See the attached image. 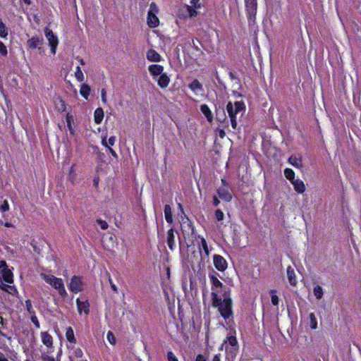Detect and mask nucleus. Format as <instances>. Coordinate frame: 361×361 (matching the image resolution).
Here are the masks:
<instances>
[{"mask_svg":"<svg viewBox=\"0 0 361 361\" xmlns=\"http://www.w3.org/2000/svg\"><path fill=\"white\" fill-rule=\"evenodd\" d=\"M229 293L230 290H225L223 293V299L214 293H211L213 306L218 308L219 313L224 319H228L233 314L232 300Z\"/></svg>","mask_w":361,"mask_h":361,"instance_id":"1","label":"nucleus"},{"mask_svg":"<svg viewBox=\"0 0 361 361\" xmlns=\"http://www.w3.org/2000/svg\"><path fill=\"white\" fill-rule=\"evenodd\" d=\"M245 106L242 102H229L226 106V110L228 114L231 126L233 129L237 128V115L241 114H243L245 111Z\"/></svg>","mask_w":361,"mask_h":361,"instance_id":"2","label":"nucleus"},{"mask_svg":"<svg viewBox=\"0 0 361 361\" xmlns=\"http://www.w3.org/2000/svg\"><path fill=\"white\" fill-rule=\"evenodd\" d=\"M40 276L47 283L51 286L54 289L57 290L59 294L61 297H66L67 293L61 279L57 278L54 275L46 274L44 273L41 274Z\"/></svg>","mask_w":361,"mask_h":361,"instance_id":"3","label":"nucleus"},{"mask_svg":"<svg viewBox=\"0 0 361 361\" xmlns=\"http://www.w3.org/2000/svg\"><path fill=\"white\" fill-rule=\"evenodd\" d=\"M225 347V350L228 359H234L236 352L238 350V341L234 336L227 337V340L224 341L222 347Z\"/></svg>","mask_w":361,"mask_h":361,"instance_id":"4","label":"nucleus"},{"mask_svg":"<svg viewBox=\"0 0 361 361\" xmlns=\"http://www.w3.org/2000/svg\"><path fill=\"white\" fill-rule=\"evenodd\" d=\"M248 21L255 23L257 10V0H245Z\"/></svg>","mask_w":361,"mask_h":361,"instance_id":"5","label":"nucleus"},{"mask_svg":"<svg viewBox=\"0 0 361 361\" xmlns=\"http://www.w3.org/2000/svg\"><path fill=\"white\" fill-rule=\"evenodd\" d=\"M44 33L46 37L49 42V46L51 47V51L53 54H56V49L58 46L59 40L57 37L54 34L52 30L46 27L44 29Z\"/></svg>","mask_w":361,"mask_h":361,"instance_id":"6","label":"nucleus"},{"mask_svg":"<svg viewBox=\"0 0 361 361\" xmlns=\"http://www.w3.org/2000/svg\"><path fill=\"white\" fill-rule=\"evenodd\" d=\"M209 279L212 284V293H214L216 295H218L222 292L224 293L225 290H230L229 288H226L223 283L214 275H209Z\"/></svg>","mask_w":361,"mask_h":361,"instance_id":"7","label":"nucleus"},{"mask_svg":"<svg viewBox=\"0 0 361 361\" xmlns=\"http://www.w3.org/2000/svg\"><path fill=\"white\" fill-rule=\"evenodd\" d=\"M82 278L78 276H74L71 279L68 288L73 293H78L82 290Z\"/></svg>","mask_w":361,"mask_h":361,"instance_id":"8","label":"nucleus"},{"mask_svg":"<svg viewBox=\"0 0 361 361\" xmlns=\"http://www.w3.org/2000/svg\"><path fill=\"white\" fill-rule=\"evenodd\" d=\"M223 185L217 190L219 197L226 202H230L232 199V195L229 191L228 187L226 185L224 179H221Z\"/></svg>","mask_w":361,"mask_h":361,"instance_id":"9","label":"nucleus"},{"mask_svg":"<svg viewBox=\"0 0 361 361\" xmlns=\"http://www.w3.org/2000/svg\"><path fill=\"white\" fill-rule=\"evenodd\" d=\"M213 260L214 265L217 270L220 271H224L227 269V262L222 256L219 255H214L213 257Z\"/></svg>","mask_w":361,"mask_h":361,"instance_id":"10","label":"nucleus"},{"mask_svg":"<svg viewBox=\"0 0 361 361\" xmlns=\"http://www.w3.org/2000/svg\"><path fill=\"white\" fill-rule=\"evenodd\" d=\"M198 238L200 240V244H199L200 252H201L202 250L204 252V255H202V258L207 259L210 255V250L208 247L207 243L203 237L198 236Z\"/></svg>","mask_w":361,"mask_h":361,"instance_id":"11","label":"nucleus"},{"mask_svg":"<svg viewBox=\"0 0 361 361\" xmlns=\"http://www.w3.org/2000/svg\"><path fill=\"white\" fill-rule=\"evenodd\" d=\"M78 311L79 314L85 312L86 314L90 312V303L87 300H80L79 298L76 300Z\"/></svg>","mask_w":361,"mask_h":361,"instance_id":"12","label":"nucleus"},{"mask_svg":"<svg viewBox=\"0 0 361 361\" xmlns=\"http://www.w3.org/2000/svg\"><path fill=\"white\" fill-rule=\"evenodd\" d=\"M148 70L151 75L155 78L163 74L164 67L161 65L154 64L149 66Z\"/></svg>","mask_w":361,"mask_h":361,"instance_id":"13","label":"nucleus"},{"mask_svg":"<svg viewBox=\"0 0 361 361\" xmlns=\"http://www.w3.org/2000/svg\"><path fill=\"white\" fill-rule=\"evenodd\" d=\"M40 336L44 345H45L47 348L53 347V338L50 334L46 331H44L40 334Z\"/></svg>","mask_w":361,"mask_h":361,"instance_id":"14","label":"nucleus"},{"mask_svg":"<svg viewBox=\"0 0 361 361\" xmlns=\"http://www.w3.org/2000/svg\"><path fill=\"white\" fill-rule=\"evenodd\" d=\"M287 276L290 284L293 286H296L297 280L295 271L294 269L290 266L287 267Z\"/></svg>","mask_w":361,"mask_h":361,"instance_id":"15","label":"nucleus"},{"mask_svg":"<svg viewBox=\"0 0 361 361\" xmlns=\"http://www.w3.org/2000/svg\"><path fill=\"white\" fill-rule=\"evenodd\" d=\"M147 59L150 61L159 62L161 61V56L155 50L151 49L147 52Z\"/></svg>","mask_w":361,"mask_h":361,"instance_id":"16","label":"nucleus"},{"mask_svg":"<svg viewBox=\"0 0 361 361\" xmlns=\"http://www.w3.org/2000/svg\"><path fill=\"white\" fill-rule=\"evenodd\" d=\"M167 244L171 250H173L175 246L174 231L171 228L167 232Z\"/></svg>","mask_w":361,"mask_h":361,"instance_id":"17","label":"nucleus"},{"mask_svg":"<svg viewBox=\"0 0 361 361\" xmlns=\"http://www.w3.org/2000/svg\"><path fill=\"white\" fill-rule=\"evenodd\" d=\"M294 186V189L298 193H303L305 190V185L302 180L300 179H295L291 182Z\"/></svg>","mask_w":361,"mask_h":361,"instance_id":"18","label":"nucleus"},{"mask_svg":"<svg viewBox=\"0 0 361 361\" xmlns=\"http://www.w3.org/2000/svg\"><path fill=\"white\" fill-rule=\"evenodd\" d=\"M147 25L150 27H156L159 25V20L156 14L147 13Z\"/></svg>","mask_w":361,"mask_h":361,"instance_id":"19","label":"nucleus"},{"mask_svg":"<svg viewBox=\"0 0 361 361\" xmlns=\"http://www.w3.org/2000/svg\"><path fill=\"white\" fill-rule=\"evenodd\" d=\"M43 44V39L39 37H33L27 41V45L31 49H35Z\"/></svg>","mask_w":361,"mask_h":361,"instance_id":"20","label":"nucleus"},{"mask_svg":"<svg viewBox=\"0 0 361 361\" xmlns=\"http://www.w3.org/2000/svg\"><path fill=\"white\" fill-rule=\"evenodd\" d=\"M0 279L4 280L5 282L8 283H13V273L11 270L7 269L4 271L0 272Z\"/></svg>","mask_w":361,"mask_h":361,"instance_id":"21","label":"nucleus"},{"mask_svg":"<svg viewBox=\"0 0 361 361\" xmlns=\"http://www.w3.org/2000/svg\"><path fill=\"white\" fill-rule=\"evenodd\" d=\"M170 82V79L166 73L161 74L157 80L158 85L161 88L166 87Z\"/></svg>","mask_w":361,"mask_h":361,"instance_id":"22","label":"nucleus"},{"mask_svg":"<svg viewBox=\"0 0 361 361\" xmlns=\"http://www.w3.org/2000/svg\"><path fill=\"white\" fill-rule=\"evenodd\" d=\"M200 110L202 113L205 116L207 121L209 122H212L213 120V115L209 106L207 104H202L200 106Z\"/></svg>","mask_w":361,"mask_h":361,"instance_id":"23","label":"nucleus"},{"mask_svg":"<svg viewBox=\"0 0 361 361\" xmlns=\"http://www.w3.org/2000/svg\"><path fill=\"white\" fill-rule=\"evenodd\" d=\"M104 118V111L102 108L99 107L96 109L94 113V120L97 124L101 123Z\"/></svg>","mask_w":361,"mask_h":361,"instance_id":"24","label":"nucleus"},{"mask_svg":"<svg viewBox=\"0 0 361 361\" xmlns=\"http://www.w3.org/2000/svg\"><path fill=\"white\" fill-rule=\"evenodd\" d=\"M164 216H165L166 221L168 223L171 224L173 222V216H172L171 208L168 204L165 205V207H164Z\"/></svg>","mask_w":361,"mask_h":361,"instance_id":"25","label":"nucleus"},{"mask_svg":"<svg viewBox=\"0 0 361 361\" xmlns=\"http://www.w3.org/2000/svg\"><path fill=\"white\" fill-rule=\"evenodd\" d=\"M288 162L295 167L298 169H301L302 167V160L300 158H297L295 157H290L288 159Z\"/></svg>","mask_w":361,"mask_h":361,"instance_id":"26","label":"nucleus"},{"mask_svg":"<svg viewBox=\"0 0 361 361\" xmlns=\"http://www.w3.org/2000/svg\"><path fill=\"white\" fill-rule=\"evenodd\" d=\"M90 92V87L87 84H82L80 86V93L85 98L87 99Z\"/></svg>","mask_w":361,"mask_h":361,"instance_id":"27","label":"nucleus"},{"mask_svg":"<svg viewBox=\"0 0 361 361\" xmlns=\"http://www.w3.org/2000/svg\"><path fill=\"white\" fill-rule=\"evenodd\" d=\"M66 339L70 343H76V339H75V336H74L73 329L71 327H68L66 329Z\"/></svg>","mask_w":361,"mask_h":361,"instance_id":"28","label":"nucleus"},{"mask_svg":"<svg viewBox=\"0 0 361 361\" xmlns=\"http://www.w3.org/2000/svg\"><path fill=\"white\" fill-rule=\"evenodd\" d=\"M313 292L317 299L320 300L322 298L324 295V290L321 286L317 285L314 286L313 288Z\"/></svg>","mask_w":361,"mask_h":361,"instance_id":"29","label":"nucleus"},{"mask_svg":"<svg viewBox=\"0 0 361 361\" xmlns=\"http://www.w3.org/2000/svg\"><path fill=\"white\" fill-rule=\"evenodd\" d=\"M189 87L192 91H202V85L197 80H194L190 85Z\"/></svg>","mask_w":361,"mask_h":361,"instance_id":"30","label":"nucleus"},{"mask_svg":"<svg viewBox=\"0 0 361 361\" xmlns=\"http://www.w3.org/2000/svg\"><path fill=\"white\" fill-rule=\"evenodd\" d=\"M284 175L290 182L295 180V173L291 169H286L284 170Z\"/></svg>","mask_w":361,"mask_h":361,"instance_id":"31","label":"nucleus"},{"mask_svg":"<svg viewBox=\"0 0 361 361\" xmlns=\"http://www.w3.org/2000/svg\"><path fill=\"white\" fill-rule=\"evenodd\" d=\"M310 318V326L312 329H316L317 328V322L316 317L314 313L309 314Z\"/></svg>","mask_w":361,"mask_h":361,"instance_id":"32","label":"nucleus"},{"mask_svg":"<svg viewBox=\"0 0 361 361\" xmlns=\"http://www.w3.org/2000/svg\"><path fill=\"white\" fill-rule=\"evenodd\" d=\"M116 141V137L111 136L109 138V140L106 141V138H103L102 143L105 147L109 148L111 146L114 145Z\"/></svg>","mask_w":361,"mask_h":361,"instance_id":"33","label":"nucleus"},{"mask_svg":"<svg viewBox=\"0 0 361 361\" xmlns=\"http://www.w3.org/2000/svg\"><path fill=\"white\" fill-rule=\"evenodd\" d=\"M75 77L78 82H82L84 80V74L79 66H77L75 68Z\"/></svg>","mask_w":361,"mask_h":361,"instance_id":"34","label":"nucleus"},{"mask_svg":"<svg viewBox=\"0 0 361 361\" xmlns=\"http://www.w3.org/2000/svg\"><path fill=\"white\" fill-rule=\"evenodd\" d=\"M8 35L7 29L5 24L0 20V37L5 38Z\"/></svg>","mask_w":361,"mask_h":361,"instance_id":"35","label":"nucleus"},{"mask_svg":"<svg viewBox=\"0 0 361 361\" xmlns=\"http://www.w3.org/2000/svg\"><path fill=\"white\" fill-rule=\"evenodd\" d=\"M216 119L219 121H224L226 119V114L224 112V109H222L221 111L218 109L216 111Z\"/></svg>","mask_w":361,"mask_h":361,"instance_id":"36","label":"nucleus"},{"mask_svg":"<svg viewBox=\"0 0 361 361\" xmlns=\"http://www.w3.org/2000/svg\"><path fill=\"white\" fill-rule=\"evenodd\" d=\"M159 12V8L157 4L154 2H152L149 6V11H148V13L151 14H157Z\"/></svg>","mask_w":361,"mask_h":361,"instance_id":"37","label":"nucleus"},{"mask_svg":"<svg viewBox=\"0 0 361 361\" xmlns=\"http://www.w3.org/2000/svg\"><path fill=\"white\" fill-rule=\"evenodd\" d=\"M275 292L276 291L274 290H271V303L274 305H279V297L275 294Z\"/></svg>","mask_w":361,"mask_h":361,"instance_id":"38","label":"nucleus"},{"mask_svg":"<svg viewBox=\"0 0 361 361\" xmlns=\"http://www.w3.org/2000/svg\"><path fill=\"white\" fill-rule=\"evenodd\" d=\"M186 9L190 17H195L197 15V12L196 11L197 8H192L190 6H186Z\"/></svg>","mask_w":361,"mask_h":361,"instance_id":"39","label":"nucleus"},{"mask_svg":"<svg viewBox=\"0 0 361 361\" xmlns=\"http://www.w3.org/2000/svg\"><path fill=\"white\" fill-rule=\"evenodd\" d=\"M106 338L111 345L116 344V338L111 331L107 333Z\"/></svg>","mask_w":361,"mask_h":361,"instance_id":"40","label":"nucleus"},{"mask_svg":"<svg viewBox=\"0 0 361 361\" xmlns=\"http://www.w3.org/2000/svg\"><path fill=\"white\" fill-rule=\"evenodd\" d=\"M58 100L59 103L56 104V108L61 111H64L66 110L64 102L61 98H59Z\"/></svg>","mask_w":361,"mask_h":361,"instance_id":"41","label":"nucleus"},{"mask_svg":"<svg viewBox=\"0 0 361 361\" xmlns=\"http://www.w3.org/2000/svg\"><path fill=\"white\" fill-rule=\"evenodd\" d=\"M215 217L217 221H221L224 219V214L221 209H218L215 212Z\"/></svg>","mask_w":361,"mask_h":361,"instance_id":"42","label":"nucleus"},{"mask_svg":"<svg viewBox=\"0 0 361 361\" xmlns=\"http://www.w3.org/2000/svg\"><path fill=\"white\" fill-rule=\"evenodd\" d=\"M1 288L11 294H13V293L16 291V289L13 288V286L9 285L2 284Z\"/></svg>","mask_w":361,"mask_h":361,"instance_id":"43","label":"nucleus"},{"mask_svg":"<svg viewBox=\"0 0 361 361\" xmlns=\"http://www.w3.org/2000/svg\"><path fill=\"white\" fill-rule=\"evenodd\" d=\"M97 223L100 226L102 230H106L109 227V225L106 221L102 219H97Z\"/></svg>","mask_w":361,"mask_h":361,"instance_id":"44","label":"nucleus"},{"mask_svg":"<svg viewBox=\"0 0 361 361\" xmlns=\"http://www.w3.org/2000/svg\"><path fill=\"white\" fill-rule=\"evenodd\" d=\"M7 53L8 51L6 47L2 42H0V54L2 56H6Z\"/></svg>","mask_w":361,"mask_h":361,"instance_id":"45","label":"nucleus"},{"mask_svg":"<svg viewBox=\"0 0 361 361\" xmlns=\"http://www.w3.org/2000/svg\"><path fill=\"white\" fill-rule=\"evenodd\" d=\"M73 354L75 357H81L83 355L82 350L78 348L73 349Z\"/></svg>","mask_w":361,"mask_h":361,"instance_id":"46","label":"nucleus"},{"mask_svg":"<svg viewBox=\"0 0 361 361\" xmlns=\"http://www.w3.org/2000/svg\"><path fill=\"white\" fill-rule=\"evenodd\" d=\"M167 359L168 361H178L176 355L171 351L168 352Z\"/></svg>","mask_w":361,"mask_h":361,"instance_id":"47","label":"nucleus"},{"mask_svg":"<svg viewBox=\"0 0 361 361\" xmlns=\"http://www.w3.org/2000/svg\"><path fill=\"white\" fill-rule=\"evenodd\" d=\"M0 209L3 212H7L9 210V204L7 200H4L3 204L1 205Z\"/></svg>","mask_w":361,"mask_h":361,"instance_id":"48","label":"nucleus"},{"mask_svg":"<svg viewBox=\"0 0 361 361\" xmlns=\"http://www.w3.org/2000/svg\"><path fill=\"white\" fill-rule=\"evenodd\" d=\"M190 4H191L190 6L194 7L195 8H200L201 6L200 0H191Z\"/></svg>","mask_w":361,"mask_h":361,"instance_id":"49","label":"nucleus"},{"mask_svg":"<svg viewBox=\"0 0 361 361\" xmlns=\"http://www.w3.org/2000/svg\"><path fill=\"white\" fill-rule=\"evenodd\" d=\"M31 321L35 324L37 329H39L40 327L39 322L35 315H32L31 317Z\"/></svg>","mask_w":361,"mask_h":361,"instance_id":"50","label":"nucleus"},{"mask_svg":"<svg viewBox=\"0 0 361 361\" xmlns=\"http://www.w3.org/2000/svg\"><path fill=\"white\" fill-rule=\"evenodd\" d=\"M101 97L102 101L104 104L106 103V91L105 89H102L101 90Z\"/></svg>","mask_w":361,"mask_h":361,"instance_id":"51","label":"nucleus"},{"mask_svg":"<svg viewBox=\"0 0 361 361\" xmlns=\"http://www.w3.org/2000/svg\"><path fill=\"white\" fill-rule=\"evenodd\" d=\"M42 360L43 361H55V359L53 357L46 354L42 355Z\"/></svg>","mask_w":361,"mask_h":361,"instance_id":"52","label":"nucleus"},{"mask_svg":"<svg viewBox=\"0 0 361 361\" xmlns=\"http://www.w3.org/2000/svg\"><path fill=\"white\" fill-rule=\"evenodd\" d=\"M7 264L5 261L0 262V272L7 270Z\"/></svg>","mask_w":361,"mask_h":361,"instance_id":"53","label":"nucleus"},{"mask_svg":"<svg viewBox=\"0 0 361 361\" xmlns=\"http://www.w3.org/2000/svg\"><path fill=\"white\" fill-rule=\"evenodd\" d=\"M195 361H207L206 358L202 355H198L196 357Z\"/></svg>","mask_w":361,"mask_h":361,"instance_id":"54","label":"nucleus"},{"mask_svg":"<svg viewBox=\"0 0 361 361\" xmlns=\"http://www.w3.org/2000/svg\"><path fill=\"white\" fill-rule=\"evenodd\" d=\"M218 134L221 138H224L226 135L225 131L222 129L218 130Z\"/></svg>","mask_w":361,"mask_h":361,"instance_id":"55","label":"nucleus"},{"mask_svg":"<svg viewBox=\"0 0 361 361\" xmlns=\"http://www.w3.org/2000/svg\"><path fill=\"white\" fill-rule=\"evenodd\" d=\"M219 203H220L219 200L216 196H214L213 197V204H214V206H217V205H219Z\"/></svg>","mask_w":361,"mask_h":361,"instance_id":"56","label":"nucleus"},{"mask_svg":"<svg viewBox=\"0 0 361 361\" xmlns=\"http://www.w3.org/2000/svg\"><path fill=\"white\" fill-rule=\"evenodd\" d=\"M25 303H26V307H27V310H28L29 312H30V311H31V309H32V305H31L30 301V300H27V301L25 302Z\"/></svg>","mask_w":361,"mask_h":361,"instance_id":"57","label":"nucleus"},{"mask_svg":"<svg viewBox=\"0 0 361 361\" xmlns=\"http://www.w3.org/2000/svg\"><path fill=\"white\" fill-rule=\"evenodd\" d=\"M109 150L113 157L117 158V154H116V152L112 148L109 147Z\"/></svg>","mask_w":361,"mask_h":361,"instance_id":"58","label":"nucleus"},{"mask_svg":"<svg viewBox=\"0 0 361 361\" xmlns=\"http://www.w3.org/2000/svg\"><path fill=\"white\" fill-rule=\"evenodd\" d=\"M192 47H194V49H195L197 51H200V49L199 48V47L196 44L195 42V39H192Z\"/></svg>","mask_w":361,"mask_h":361,"instance_id":"59","label":"nucleus"},{"mask_svg":"<svg viewBox=\"0 0 361 361\" xmlns=\"http://www.w3.org/2000/svg\"><path fill=\"white\" fill-rule=\"evenodd\" d=\"M212 361H221L220 355H215L212 359Z\"/></svg>","mask_w":361,"mask_h":361,"instance_id":"60","label":"nucleus"},{"mask_svg":"<svg viewBox=\"0 0 361 361\" xmlns=\"http://www.w3.org/2000/svg\"><path fill=\"white\" fill-rule=\"evenodd\" d=\"M111 288L112 290H113L114 293H118V288H117V286H116L115 284H112V286H111Z\"/></svg>","mask_w":361,"mask_h":361,"instance_id":"61","label":"nucleus"},{"mask_svg":"<svg viewBox=\"0 0 361 361\" xmlns=\"http://www.w3.org/2000/svg\"><path fill=\"white\" fill-rule=\"evenodd\" d=\"M108 274V279H109V283H110V286H112V284H114V283H113L112 279H111V276H110L109 274Z\"/></svg>","mask_w":361,"mask_h":361,"instance_id":"62","label":"nucleus"},{"mask_svg":"<svg viewBox=\"0 0 361 361\" xmlns=\"http://www.w3.org/2000/svg\"><path fill=\"white\" fill-rule=\"evenodd\" d=\"M23 2H24L26 5H27V6L30 5V4H31V3H32V2H31V0H23Z\"/></svg>","mask_w":361,"mask_h":361,"instance_id":"63","label":"nucleus"},{"mask_svg":"<svg viewBox=\"0 0 361 361\" xmlns=\"http://www.w3.org/2000/svg\"><path fill=\"white\" fill-rule=\"evenodd\" d=\"M79 62L82 66H84L85 64L84 60L82 59H79Z\"/></svg>","mask_w":361,"mask_h":361,"instance_id":"64","label":"nucleus"}]
</instances>
